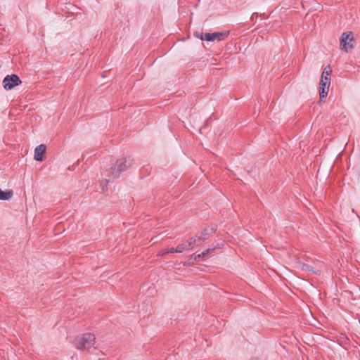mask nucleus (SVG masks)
<instances>
[{"label": "nucleus", "mask_w": 360, "mask_h": 360, "mask_svg": "<svg viewBox=\"0 0 360 360\" xmlns=\"http://www.w3.org/2000/svg\"><path fill=\"white\" fill-rule=\"evenodd\" d=\"M21 83V80L19 77L16 75H7L3 80L4 87L6 89H11L15 86L19 85Z\"/></svg>", "instance_id": "obj_6"}, {"label": "nucleus", "mask_w": 360, "mask_h": 360, "mask_svg": "<svg viewBox=\"0 0 360 360\" xmlns=\"http://www.w3.org/2000/svg\"><path fill=\"white\" fill-rule=\"evenodd\" d=\"M13 192L11 190L4 191L0 188V200H8L13 196Z\"/></svg>", "instance_id": "obj_11"}, {"label": "nucleus", "mask_w": 360, "mask_h": 360, "mask_svg": "<svg viewBox=\"0 0 360 360\" xmlns=\"http://www.w3.org/2000/svg\"><path fill=\"white\" fill-rule=\"evenodd\" d=\"M202 34V33H200V32H195V33H194V35H195L196 37H198V38H200V34Z\"/></svg>", "instance_id": "obj_16"}, {"label": "nucleus", "mask_w": 360, "mask_h": 360, "mask_svg": "<svg viewBox=\"0 0 360 360\" xmlns=\"http://www.w3.org/2000/svg\"><path fill=\"white\" fill-rule=\"evenodd\" d=\"M331 68L330 65H327L321 74L319 82V99L320 101H324L328 96L329 87L330 84Z\"/></svg>", "instance_id": "obj_1"}, {"label": "nucleus", "mask_w": 360, "mask_h": 360, "mask_svg": "<svg viewBox=\"0 0 360 360\" xmlns=\"http://www.w3.org/2000/svg\"><path fill=\"white\" fill-rule=\"evenodd\" d=\"M110 180H105V184H106Z\"/></svg>", "instance_id": "obj_17"}, {"label": "nucleus", "mask_w": 360, "mask_h": 360, "mask_svg": "<svg viewBox=\"0 0 360 360\" xmlns=\"http://www.w3.org/2000/svg\"><path fill=\"white\" fill-rule=\"evenodd\" d=\"M217 230L216 225H212L209 228L205 229L200 234L197 235L200 240H202V243H203L205 240H207L213 233Z\"/></svg>", "instance_id": "obj_7"}, {"label": "nucleus", "mask_w": 360, "mask_h": 360, "mask_svg": "<svg viewBox=\"0 0 360 360\" xmlns=\"http://www.w3.org/2000/svg\"><path fill=\"white\" fill-rule=\"evenodd\" d=\"M103 184V181L101 182V186H103V190H104Z\"/></svg>", "instance_id": "obj_18"}, {"label": "nucleus", "mask_w": 360, "mask_h": 360, "mask_svg": "<svg viewBox=\"0 0 360 360\" xmlns=\"http://www.w3.org/2000/svg\"><path fill=\"white\" fill-rule=\"evenodd\" d=\"M189 246H190V244L189 243H187L186 241H185L184 243L179 245L176 248H177V252L178 253H182L184 252V251H188V250H190L191 249L189 248Z\"/></svg>", "instance_id": "obj_12"}, {"label": "nucleus", "mask_w": 360, "mask_h": 360, "mask_svg": "<svg viewBox=\"0 0 360 360\" xmlns=\"http://www.w3.org/2000/svg\"><path fill=\"white\" fill-rule=\"evenodd\" d=\"M166 254H168V252H166V250H162V251H160L159 253H158V255L160 256H163Z\"/></svg>", "instance_id": "obj_15"}, {"label": "nucleus", "mask_w": 360, "mask_h": 360, "mask_svg": "<svg viewBox=\"0 0 360 360\" xmlns=\"http://www.w3.org/2000/svg\"><path fill=\"white\" fill-rule=\"evenodd\" d=\"M303 270L311 271V266L307 264H304L302 267Z\"/></svg>", "instance_id": "obj_14"}, {"label": "nucleus", "mask_w": 360, "mask_h": 360, "mask_svg": "<svg viewBox=\"0 0 360 360\" xmlns=\"http://www.w3.org/2000/svg\"><path fill=\"white\" fill-rule=\"evenodd\" d=\"M354 36L352 32L342 33L340 37L341 49L345 52H348L349 50L354 47Z\"/></svg>", "instance_id": "obj_4"}, {"label": "nucleus", "mask_w": 360, "mask_h": 360, "mask_svg": "<svg viewBox=\"0 0 360 360\" xmlns=\"http://www.w3.org/2000/svg\"><path fill=\"white\" fill-rule=\"evenodd\" d=\"M220 248L219 245L217 247H213L212 248H207L203 252H202L200 254L192 255L191 259L193 258L194 261L198 262L202 260L206 255H207L209 253L212 252L213 250H214L216 248Z\"/></svg>", "instance_id": "obj_9"}, {"label": "nucleus", "mask_w": 360, "mask_h": 360, "mask_svg": "<svg viewBox=\"0 0 360 360\" xmlns=\"http://www.w3.org/2000/svg\"><path fill=\"white\" fill-rule=\"evenodd\" d=\"M229 36V32L205 33L200 34V39L207 41H221Z\"/></svg>", "instance_id": "obj_5"}, {"label": "nucleus", "mask_w": 360, "mask_h": 360, "mask_svg": "<svg viewBox=\"0 0 360 360\" xmlns=\"http://www.w3.org/2000/svg\"><path fill=\"white\" fill-rule=\"evenodd\" d=\"M46 147L44 144H40L37 146L34 149V158L37 161H43L44 160V155L46 153Z\"/></svg>", "instance_id": "obj_8"}, {"label": "nucleus", "mask_w": 360, "mask_h": 360, "mask_svg": "<svg viewBox=\"0 0 360 360\" xmlns=\"http://www.w3.org/2000/svg\"><path fill=\"white\" fill-rule=\"evenodd\" d=\"M166 252H168V253H178L177 248H169L168 250H166Z\"/></svg>", "instance_id": "obj_13"}, {"label": "nucleus", "mask_w": 360, "mask_h": 360, "mask_svg": "<svg viewBox=\"0 0 360 360\" xmlns=\"http://www.w3.org/2000/svg\"><path fill=\"white\" fill-rule=\"evenodd\" d=\"M95 344V336L92 333L78 335L74 340L75 347L79 350L89 349Z\"/></svg>", "instance_id": "obj_2"}, {"label": "nucleus", "mask_w": 360, "mask_h": 360, "mask_svg": "<svg viewBox=\"0 0 360 360\" xmlns=\"http://www.w3.org/2000/svg\"><path fill=\"white\" fill-rule=\"evenodd\" d=\"M186 243L190 244L189 248L192 250L200 245L202 243V240H200L198 236H195V237L191 238L189 240H186Z\"/></svg>", "instance_id": "obj_10"}, {"label": "nucleus", "mask_w": 360, "mask_h": 360, "mask_svg": "<svg viewBox=\"0 0 360 360\" xmlns=\"http://www.w3.org/2000/svg\"><path fill=\"white\" fill-rule=\"evenodd\" d=\"M133 162V159L131 157H127L123 159L118 160L115 166L111 167L110 174L114 179L118 178L120 173L125 171L129 167Z\"/></svg>", "instance_id": "obj_3"}]
</instances>
